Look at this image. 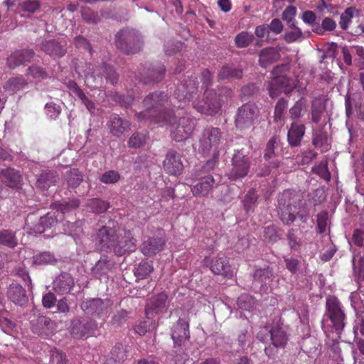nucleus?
Segmentation results:
<instances>
[{"instance_id":"5fc2aeb1","label":"nucleus","mask_w":364,"mask_h":364,"mask_svg":"<svg viewBox=\"0 0 364 364\" xmlns=\"http://www.w3.org/2000/svg\"><path fill=\"white\" fill-rule=\"evenodd\" d=\"M287 108V102L284 99H280L274 108V120L279 122L284 117V111Z\"/></svg>"},{"instance_id":"9b49d317","label":"nucleus","mask_w":364,"mask_h":364,"mask_svg":"<svg viewBox=\"0 0 364 364\" xmlns=\"http://www.w3.org/2000/svg\"><path fill=\"white\" fill-rule=\"evenodd\" d=\"M232 169L229 173L231 179L246 176L250 168V159L243 150L237 151L232 159Z\"/></svg>"},{"instance_id":"e2e57ef3","label":"nucleus","mask_w":364,"mask_h":364,"mask_svg":"<svg viewBox=\"0 0 364 364\" xmlns=\"http://www.w3.org/2000/svg\"><path fill=\"white\" fill-rule=\"evenodd\" d=\"M66 356L60 351H53L50 355L49 364H66Z\"/></svg>"},{"instance_id":"a211bd4d","label":"nucleus","mask_w":364,"mask_h":364,"mask_svg":"<svg viewBox=\"0 0 364 364\" xmlns=\"http://www.w3.org/2000/svg\"><path fill=\"white\" fill-rule=\"evenodd\" d=\"M34 56V52L31 49L16 50L7 58L6 64L11 69L30 62Z\"/></svg>"},{"instance_id":"79ce46f5","label":"nucleus","mask_w":364,"mask_h":364,"mask_svg":"<svg viewBox=\"0 0 364 364\" xmlns=\"http://www.w3.org/2000/svg\"><path fill=\"white\" fill-rule=\"evenodd\" d=\"M67 183L69 187L76 188L83 180L82 173L77 169H72L66 173Z\"/></svg>"},{"instance_id":"4d7b16f0","label":"nucleus","mask_w":364,"mask_h":364,"mask_svg":"<svg viewBox=\"0 0 364 364\" xmlns=\"http://www.w3.org/2000/svg\"><path fill=\"white\" fill-rule=\"evenodd\" d=\"M328 136L326 132H318L313 129V144L315 146H323L327 144Z\"/></svg>"},{"instance_id":"ddd939ff","label":"nucleus","mask_w":364,"mask_h":364,"mask_svg":"<svg viewBox=\"0 0 364 364\" xmlns=\"http://www.w3.org/2000/svg\"><path fill=\"white\" fill-rule=\"evenodd\" d=\"M112 304L109 300L100 298L86 299L81 304L82 310L87 314L102 316L106 315Z\"/></svg>"},{"instance_id":"bf43d9fd","label":"nucleus","mask_w":364,"mask_h":364,"mask_svg":"<svg viewBox=\"0 0 364 364\" xmlns=\"http://www.w3.org/2000/svg\"><path fill=\"white\" fill-rule=\"evenodd\" d=\"M305 107V103L302 100L296 101L294 105L289 109L290 117L293 119H299L301 116V111Z\"/></svg>"},{"instance_id":"2eb2a0df","label":"nucleus","mask_w":364,"mask_h":364,"mask_svg":"<svg viewBox=\"0 0 364 364\" xmlns=\"http://www.w3.org/2000/svg\"><path fill=\"white\" fill-rule=\"evenodd\" d=\"M136 239L130 231H121L116 235L114 252L117 255H122L127 252H132L136 248Z\"/></svg>"},{"instance_id":"3c124183","label":"nucleus","mask_w":364,"mask_h":364,"mask_svg":"<svg viewBox=\"0 0 364 364\" xmlns=\"http://www.w3.org/2000/svg\"><path fill=\"white\" fill-rule=\"evenodd\" d=\"M146 134L142 133H134L129 138L128 145L132 148H139L146 143Z\"/></svg>"},{"instance_id":"c9c22d12","label":"nucleus","mask_w":364,"mask_h":364,"mask_svg":"<svg viewBox=\"0 0 364 364\" xmlns=\"http://www.w3.org/2000/svg\"><path fill=\"white\" fill-rule=\"evenodd\" d=\"M242 76V70L230 65L223 66L218 73V78L222 80L240 78Z\"/></svg>"},{"instance_id":"09e8293b","label":"nucleus","mask_w":364,"mask_h":364,"mask_svg":"<svg viewBox=\"0 0 364 364\" xmlns=\"http://www.w3.org/2000/svg\"><path fill=\"white\" fill-rule=\"evenodd\" d=\"M153 271L152 265L148 262H141L135 271V276L139 279L146 278Z\"/></svg>"},{"instance_id":"f03ea898","label":"nucleus","mask_w":364,"mask_h":364,"mask_svg":"<svg viewBox=\"0 0 364 364\" xmlns=\"http://www.w3.org/2000/svg\"><path fill=\"white\" fill-rule=\"evenodd\" d=\"M79 205L80 201L77 198L63 203H54L52 205L53 210L41 217L36 224H33L34 215H28L26 220V228L31 233L41 234L61 220L63 214L77 208Z\"/></svg>"},{"instance_id":"13d9d810","label":"nucleus","mask_w":364,"mask_h":364,"mask_svg":"<svg viewBox=\"0 0 364 364\" xmlns=\"http://www.w3.org/2000/svg\"><path fill=\"white\" fill-rule=\"evenodd\" d=\"M119 174L116 171H109L105 172L101 178L100 181L107 184L115 183L119 180Z\"/></svg>"},{"instance_id":"2f4dec72","label":"nucleus","mask_w":364,"mask_h":364,"mask_svg":"<svg viewBox=\"0 0 364 364\" xmlns=\"http://www.w3.org/2000/svg\"><path fill=\"white\" fill-rule=\"evenodd\" d=\"M8 297L14 304L23 305L27 301V296L23 288L18 284H12L8 291Z\"/></svg>"},{"instance_id":"a19ab883","label":"nucleus","mask_w":364,"mask_h":364,"mask_svg":"<svg viewBox=\"0 0 364 364\" xmlns=\"http://www.w3.org/2000/svg\"><path fill=\"white\" fill-rule=\"evenodd\" d=\"M326 107L320 100H314L311 105V120L314 123H318L325 112Z\"/></svg>"},{"instance_id":"9d476101","label":"nucleus","mask_w":364,"mask_h":364,"mask_svg":"<svg viewBox=\"0 0 364 364\" xmlns=\"http://www.w3.org/2000/svg\"><path fill=\"white\" fill-rule=\"evenodd\" d=\"M326 316L331 320L335 331L340 333L344 327L345 315L340 301L335 297L326 299Z\"/></svg>"},{"instance_id":"423d86ee","label":"nucleus","mask_w":364,"mask_h":364,"mask_svg":"<svg viewBox=\"0 0 364 364\" xmlns=\"http://www.w3.org/2000/svg\"><path fill=\"white\" fill-rule=\"evenodd\" d=\"M143 45L141 35L132 28L121 30L116 36V46L126 53L137 52Z\"/></svg>"},{"instance_id":"864d4df0","label":"nucleus","mask_w":364,"mask_h":364,"mask_svg":"<svg viewBox=\"0 0 364 364\" xmlns=\"http://www.w3.org/2000/svg\"><path fill=\"white\" fill-rule=\"evenodd\" d=\"M254 304V299L248 294H242L237 299V305L242 310L250 311Z\"/></svg>"},{"instance_id":"0eeeda50","label":"nucleus","mask_w":364,"mask_h":364,"mask_svg":"<svg viewBox=\"0 0 364 364\" xmlns=\"http://www.w3.org/2000/svg\"><path fill=\"white\" fill-rule=\"evenodd\" d=\"M223 141L222 133L218 128H206L200 141V149L204 154L218 156L220 147Z\"/></svg>"},{"instance_id":"c03bdc74","label":"nucleus","mask_w":364,"mask_h":364,"mask_svg":"<svg viewBox=\"0 0 364 364\" xmlns=\"http://www.w3.org/2000/svg\"><path fill=\"white\" fill-rule=\"evenodd\" d=\"M355 12L356 10L354 7H348L341 14L339 25L343 30H346L348 28Z\"/></svg>"},{"instance_id":"58836bf2","label":"nucleus","mask_w":364,"mask_h":364,"mask_svg":"<svg viewBox=\"0 0 364 364\" xmlns=\"http://www.w3.org/2000/svg\"><path fill=\"white\" fill-rule=\"evenodd\" d=\"M336 28V21L329 17H326L323 19L321 26L318 24L314 26L312 31L316 34L323 35L326 31H333Z\"/></svg>"},{"instance_id":"ea45409f","label":"nucleus","mask_w":364,"mask_h":364,"mask_svg":"<svg viewBox=\"0 0 364 364\" xmlns=\"http://www.w3.org/2000/svg\"><path fill=\"white\" fill-rule=\"evenodd\" d=\"M56 259L50 252H43L33 257V263L36 265L53 264Z\"/></svg>"},{"instance_id":"774afa93","label":"nucleus","mask_w":364,"mask_h":364,"mask_svg":"<svg viewBox=\"0 0 364 364\" xmlns=\"http://www.w3.org/2000/svg\"><path fill=\"white\" fill-rule=\"evenodd\" d=\"M353 52L359 58V65L360 69H364V48L360 46H353L351 47Z\"/></svg>"},{"instance_id":"052dcab7","label":"nucleus","mask_w":364,"mask_h":364,"mask_svg":"<svg viewBox=\"0 0 364 364\" xmlns=\"http://www.w3.org/2000/svg\"><path fill=\"white\" fill-rule=\"evenodd\" d=\"M277 141L278 139L276 136H273L267 142L264 152V158L267 160L272 159L274 156V148Z\"/></svg>"},{"instance_id":"f8f14e48","label":"nucleus","mask_w":364,"mask_h":364,"mask_svg":"<svg viewBox=\"0 0 364 364\" xmlns=\"http://www.w3.org/2000/svg\"><path fill=\"white\" fill-rule=\"evenodd\" d=\"M294 87V80L286 75L273 77L267 86L269 95L273 99L277 97L282 92H291Z\"/></svg>"},{"instance_id":"5701e85b","label":"nucleus","mask_w":364,"mask_h":364,"mask_svg":"<svg viewBox=\"0 0 364 364\" xmlns=\"http://www.w3.org/2000/svg\"><path fill=\"white\" fill-rule=\"evenodd\" d=\"M74 287V279L68 273H63L56 277L53 282V290L59 294L69 293Z\"/></svg>"},{"instance_id":"393cba45","label":"nucleus","mask_w":364,"mask_h":364,"mask_svg":"<svg viewBox=\"0 0 364 364\" xmlns=\"http://www.w3.org/2000/svg\"><path fill=\"white\" fill-rule=\"evenodd\" d=\"M0 180L10 188H18L21 185L22 176L18 171L9 168L0 171Z\"/></svg>"},{"instance_id":"20e7f679","label":"nucleus","mask_w":364,"mask_h":364,"mask_svg":"<svg viewBox=\"0 0 364 364\" xmlns=\"http://www.w3.org/2000/svg\"><path fill=\"white\" fill-rule=\"evenodd\" d=\"M78 73L85 78V82L90 87H97L102 81V74L105 78L110 81L112 84L117 82L118 77L113 68L108 65H105L101 68L95 69L90 63L86 64L85 68H80Z\"/></svg>"},{"instance_id":"c85d7f7f","label":"nucleus","mask_w":364,"mask_h":364,"mask_svg":"<svg viewBox=\"0 0 364 364\" xmlns=\"http://www.w3.org/2000/svg\"><path fill=\"white\" fill-rule=\"evenodd\" d=\"M197 90L196 82L195 79L191 78L188 81L181 85L175 91V95L179 101L189 100L191 95Z\"/></svg>"},{"instance_id":"72a5a7b5","label":"nucleus","mask_w":364,"mask_h":364,"mask_svg":"<svg viewBox=\"0 0 364 364\" xmlns=\"http://www.w3.org/2000/svg\"><path fill=\"white\" fill-rule=\"evenodd\" d=\"M27 85L26 80L22 77H16L10 78L7 80L4 85V89L11 93L14 94L20 90H22Z\"/></svg>"},{"instance_id":"412c9836","label":"nucleus","mask_w":364,"mask_h":364,"mask_svg":"<svg viewBox=\"0 0 364 364\" xmlns=\"http://www.w3.org/2000/svg\"><path fill=\"white\" fill-rule=\"evenodd\" d=\"M97 328V323L92 320L75 319L72 323L71 333L80 338L92 332Z\"/></svg>"},{"instance_id":"c756f323","label":"nucleus","mask_w":364,"mask_h":364,"mask_svg":"<svg viewBox=\"0 0 364 364\" xmlns=\"http://www.w3.org/2000/svg\"><path fill=\"white\" fill-rule=\"evenodd\" d=\"M210 269L215 274H223L225 277L232 276L228 261L224 256L215 257L212 261Z\"/></svg>"},{"instance_id":"1a4fd4ad","label":"nucleus","mask_w":364,"mask_h":364,"mask_svg":"<svg viewBox=\"0 0 364 364\" xmlns=\"http://www.w3.org/2000/svg\"><path fill=\"white\" fill-rule=\"evenodd\" d=\"M195 181L191 185V192L196 197H206L217 186L213 176L210 174L203 175L201 172H196Z\"/></svg>"},{"instance_id":"b1692460","label":"nucleus","mask_w":364,"mask_h":364,"mask_svg":"<svg viewBox=\"0 0 364 364\" xmlns=\"http://www.w3.org/2000/svg\"><path fill=\"white\" fill-rule=\"evenodd\" d=\"M165 245L162 237H149L141 246V252L146 256H154L161 252Z\"/></svg>"},{"instance_id":"69168bd1","label":"nucleus","mask_w":364,"mask_h":364,"mask_svg":"<svg viewBox=\"0 0 364 364\" xmlns=\"http://www.w3.org/2000/svg\"><path fill=\"white\" fill-rule=\"evenodd\" d=\"M28 72L29 75L36 78H45L47 77L46 72L44 69L37 65L29 67Z\"/></svg>"},{"instance_id":"4be33fe9","label":"nucleus","mask_w":364,"mask_h":364,"mask_svg":"<svg viewBox=\"0 0 364 364\" xmlns=\"http://www.w3.org/2000/svg\"><path fill=\"white\" fill-rule=\"evenodd\" d=\"M171 338L175 346H181L182 343L189 338L188 323L183 319H178L173 326Z\"/></svg>"},{"instance_id":"338daca9","label":"nucleus","mask_w":364,"mask_h":364,"mask_svg":"<svg viewBox=\"0 0 364 364\" xmlns=\"http://www.w3.org/2000/svg\"><path fill=\"white\" fill-rule=\"evenodd\" d=\"M301 19L305 23L312 26L313 27L316 25L314 23L316 21V14L311 11H306L303 12L301 15Z\"/></svg>"},{"instance_id":"a878e982","label":"nucleus","mask_w":364,"mask_h":364,"mask_svg":"<svg viewBox=\"0 0 364 364\" xmlns=\"http://www.w3.org/2000/svg\"><path fill=\"white\" fill-rule=\"evenodd\" d=\"M305 133V126L303 124L293 122L288 131L287 139L291 146L300 145Z\"/></svg>"},{"instance_id":"49530a36","label":"nucleus","mask_w":364,"mask_h":364,"mask_svg":"<svg viewBox=\"0 0 364 364\" xmlns=\"http://www.w3.org/2000/svg\"><path fill=\"white\" fill-rule=\"evenodd\" d=\"M0 327L6 333H9L15 327L14 323L9 318L7 311H0Z\"/></svg>"},{"instance_id":"7c9ffc66","label":"nucleus","mask_w":364,"mask_h":364,"mask_svg":"<svg viewBox=\"0 0 364 364\" xmlns=\"http://www.w3.org/2000/svg\"><path fill=\"white\" fill-rule=\"evenodd\" d=\"M255 282L261 284V288L264 291L267 289V285L272 281L274 278V272L272 269L267 267L264 269H257L253 275Z\"/></svg>"},{"instance_id":"680f3d73","label":"nucleus","mask_w":364,"mask_h":364,"mask_svg":"<svg viewBox=\"0 0 364 364\" xmlns=\"http://www.w3.org/2000/svg\"><path fill=\"white\" fill-rule=\"evenodd\" d=\"M296 14V9L295 6H287L282 13L283 20L287 21L289 23H294L293 20Z\"/></svg>"},{"instance_id":"6e6d98bb","label":"nucleus","mask_w":364,"mask_h":364,"mask_svg":"<svg viewBox=\"0 0 364 364\" xmlns=\"http://www.w3.org/2000/svg\"><path fill=\"white\" fill-rule=\"evenodd\" d=\"M21 10L28 14H33L40 8V3L36 0H28L23 1L21 5Z\"/></svg>"},{"instance_id":"aec40b11","label":"nucleus","mask_w":364,"mask_h":364,"mask_svg":"<svg viewBox=\"0 0 364 364\" xmlns=\"http://www.w3.org/2000/svg\"><path fill=\"white\" fill-rule=\"evenodd\" d=\"M107 125L109 132L117 137L122 136L130 129L129 121L122 119L117 114H113L109 117Z\"/></svg>"},{"instance_id":"6e6552de","label":"nucleus","mask_w":364,"mask_h":364,"mask_svg":"<svg viewBox=\"0 0 364 364\" xmlns=\"http://www.w3.org/2000/svg\"><path fill=\"white\" fill-rule=\"evenodd\" d=\"M259 116V110L255 104H245L237 110L236 127L240 129L250 127L258 121Z\"/></svg>"},{"instance_id":"f257e3e1","label":"nucleus","mask_w":364,"mask_h":364,"mask_svg":"<svg viewBox=\"0 0 364 364\" xmlns=\"http://www.w3.org/2000/svg\"><path fill=\"white\" fill-rule=\"evenodd\" d=\"M278 213L286 225L292 224L298 217L306 222L308 212L302 205L301 196L294 191L286 190L279 196Z\"/></svg>"},{"instance_id":"8fccbe9b","label":"nucleus","mask_w":364,"mask_h":364,"mask_svg":"<svg viewBox=\"0 0 364 364\" xmlns=\"http://www.w3.org/2000/svg\"><path fill=\"white\" fill-rule=\"evenodd\" d=\"M257 195L254 190L250 191L245 196L243 204L247 212L252 210L256 206Z\"/></svg>"},{"instance_id":"37998d69","label":"nucleus","mask_w":364,"mask_h":364,"mask_svg":"<svg viewBox=\"0 0 364 364\" xmlns=\"http://www.w3.org/2000/svg\"><path fill=\"white\" fill-rule=\"evenodd\" d=\"M254 40V36L246 31H242L237 34L235 38V43L237 48H246Z\"/></svg>"},{"instance_id":"f704fd0d","label":"nucleus","mask_w":364,"mask_h":364,"mask_svg":"<svg viewBox=\"0 0 364 364\" xmlns=\"http://www.w3.org/2000/svg\"><path fill=\"white\" fill-rule=\"evenodd\" d=\"M0 245L9 248H14L18 245L16 232L11 230L4 229L0 230Z\"/></svg>"},{"instance_id":"de8ad7c7","label":"nucleus","mask_w":364,"mask_h":364,"mask_svg":"<svg viewBox=\"0 0 364 364\" xmlns=\"http://www.w3.org/2000/svg\"><path fill=\"white\" fill-rule=\"evenodd\" d=\"M167 299L168 295L164 292H161L151 299L150 306L154 310H161L166 306Z\"/></svg>"},{"instance_id":"e433bc0d","label":"nucleus","mask_w":364,"mask_h":364,"mask_svg":"<svg viewBox=\"0 0 364 364\" xmlns=\"http://www.w3.org/2000/svg\"><path fill=\"white\" fill-rule=\"evenodd\" d=\"M58 181V176L54 172L42 173L37 179V186L41 189H48L55 185Z\"/></svg>"},{"instance_id":"bb28decb","label":"nucleus","mask_w":364,"mask_h":364,"mask_svg":"<svg viewBox=\"0 0 364 364\" xmlns=\"http://www.w3.org/2000/svg\"><path fill=\"white\" fill-rule=\"evenodd\" d=\"M272 344L276 348H284L288 341V335L284 327L273 326L269 331Z\"/></svg>"},{"instance_id":"4468645a","label":"nucleus","mask_w":364,"mask_h":364,"mask_svg":"<svg viewBox=\"0 0 364 364\" xmlns=\"http://www.w3.org/2000/svg\"><path fill=\"white\" fill-rule=\"evenodd\" d=\"M195 127L194 120L190 117L180 118L176 126L173 124L171 135L173 139L177 141H182L187 139L191 135Z\"/></svg>"},{"instance_id":"39448f33","label":"nucleus","mask_w":364,"mask_h":364,"mask_svg":"<svg viewBox=\"0 0 364 364\" xmlns=\"http://www.w3.org/2000/svg\"><path fill=\"white\" fill-rule=\"evenodd\" d=\"M232 91L230 89L223 88L217 97L215 92L213 90H205V97L203 100H198L194 104V107L200 113L205 114H213L218 113L220 109L221 102L224 101L223 94L225 98L231 95Z\"/></svg>"},{"instance_id":"7ed1b4c3","label":"nucleus","mask_w":364,"mask_h":364,"mask_svg":"<svg viewBox=\"0 0 364 364\" xmlns=\"http://www.w3.org/2000/svg\"><path fill=\"white\" fill-rule=\"evenodd\" d=\"M166 98L167 96L164 92H154L146 96L143 101L145 109L137 114L138 119L159 123L161 125L164 124H172V121L175 119L172 112L168 111L156 116L159 112V108L164 105Z\"/></svg>"},{"instance_id":"473e14b6","label":"nucleus","mask_w":364,"mask_h":364,"mask_svg":"<svg viewBox=\"0 0 364 364\" xmlns=\"http://www.w3.org/2000/svg\"><path fill=\"white\" fill-rule=\"evenodd\" d=\"M289 28L291 30L286 31L283 36L284 40L287 43L301 42L305 39L304 33L300 28L296 26L295 23H291L289 25Z\"/></svg>"},{"instance_id":"6ab92c4d","label":"nucleus","mask_w":364,"mask_h":364,"mask_svg":"<svg viewBox=\"0 0 364 364\" xmlns=\"http://www.w3.org/2000/svg\"><path fill=\"white\" fill-rule=\"evenodd\" d=\"M163 165L165 171L171 175L180 174L183 167L179 154L173 150L166 154Z\"/></svg>"},{"instance_id":"0e129e2a","label":"nucleus","mask_w":364,"mask_h":364,"mask_svg":"<svg viewBox=\"0 0 364 364\" xmlns=\"http://www.w3.org/2000/svg\"><path fill=\"white\" fill-rule=\"evenodd\" d=\"M328 215L326 213H321L317 216V228L319 233H323L326 230Z\"/></svg>"},{"instance_id":"dca6fc26","label":"nucleus","mask_w":364,"mask_h":364,"mask_svg":"<svg viewBox=\"0 0 364 364\" xmlns=\"http://www.w3.org/2000/svg\"><path fill=\"white\" fill-rule=\"evenodd\" d=\"M40 48L53 58H61L67 52V43L65 41L56 39L43 40L40 44Z\"/></svg>"},{"instance_id":"a18cd8bd","label":"nucleus","mask_w":364,"mask_h":364,"mask_svg":"<svg viewBox=\"0 0 364 364\" xmlns=\"http://www.w3.org/2000/svg\"><path fill=\"white\" fill-rule=\"evenodd\" d=\"M127 347L122 344H117L111 351L112 358L115 362H123L127 358Z\"/></svg>"},{"instance_id":"f3484780","label":"nucleus","mask_w":364,"mask_h":364,"mask_svg":"<svg viewBox=\"0 0 364 364\" xmlns=\"http://www.w3.org/2000/svg\"><path fill=\"white\" fill-rule=\"evenodd\" d=\"M116 232L105 226L100 228L95 236L96 244L101 250L113 248L115 246Z\"/></svg>"},{"instance_id":"4c0bfd02","label":"nucleus","mask_w":364,"mask_h":364,"mask_svg":"<svg viewBox=\"0 0 364 364\" xmlns=\"http://www.w3.org/2000/svg\"><path fill=\"white\" fill-rule=\"evenodd\" d=\"M52 324V321L47 316H41L33 322L32 329L33 331L38 334H42L46 332L50 328Z\"/></svg>"},{"instance_id":"cd10ccee","label":"nucleus","mask_w":364,"mask_h":364,"mask_svg":"<svg viewBox=\"0 0 364 364\" xmlns=\"http://www.w3.org/2000/svg\"><path fill=\"white\" fill-rule=\"evenodd\" d=\"M280 58V53L277 48L268 47L261 50L259 53V65L267 68Z\"/></svg>"},{"instance_id":"603ef678","label":"nucleus","mask_w":364,"mask_h":364,"mask_svg":"<svg viewBox=\"0 0 364 364\" xmlns=\"http://www.w3.org/2000/svg\"><path fill=\"white\" fill-rule=\"evenodd\" d=\"M90 206L94 213L100 214L107 211L109 203L105 200L95 198L90 202Z\"/></svg>"}]
</instances>
